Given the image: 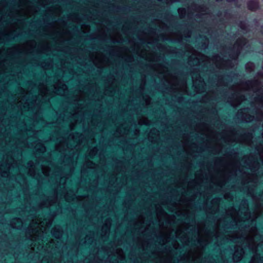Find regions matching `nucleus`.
<instances>
[{
  "mask_svg": "<svg viewBox=\"0 0 263 263\" xmlns=\"http://www.w3.org/2000/svg\"><path fill=\"white\" fill-rule=\"evenodd\" d=\"M248 46V41L246 39L242 37L237 39L232 49L229 52L230 59L227 60H224L218 54L213 55L211 59L192 48V54L188 59V64L191 66L202 65L208 68L212 62L216 67L219 69L232 68L242 49Z\"/></svg>",
  "mask_w": 263,
  "mask_h": 263,
  "instance_id": "obj_1",
  "label": "nucleus"
},
{
  "mask_svg": "<svg viewBox=\"0 0 263 263\" xmlns=\"http://www.w3.org/2000/svg\"><path fill=\"white\" fill-rule=\"evenodd\" d=\"M259 236L257 234V229L255 227L251 228V233L249 235L246 236H236L231 240L235 242L239 241H243L241 245H237L235 248V252L233 254V259L235 262H238L241 260L244 254L243 247H247L253 253H257L259 250V245H258V237Z\"/></svg>",
  "mask_w": 263,
  "mask_h": 263,
  "instance_id": "obj_2",
  "label": "nucleus"
},
{
  "mask_svg": "<svg viewBox=\"0 0 263 263\" xmlns=\"http://www.w3.org/2000/svg\"><path fill=\"white\" fill-rule=\"evenodd\" d=\"M153 69L159 73L163 74L164 80L172 86L176 91L186 94L187 91V84L185 81H180L177 76L168 72V68L160 63L153 65Z\"/></svg>",
  "mask_w": 263,
  "mask_h": 263,
  "instance_id": "obj_3",
  "label": "nucleus"
},
{
  "mask_svg": "<svg viewBox=\"0 0 263 263\" xmlns=\"http://www.w3.org/2000/svg\"><path fill=\"white\" fill-rule=\"evenodd\" d=\"M236 135L237 133L235 132L234 129H231L228 130V133L224 131L222 132L221 133V137L226 142H237L249 146H252V139L253 138L252 133H245L241 134L238 138L236 137L235 136Z\"/></svg>",
  "mask_w": 263,
  "mask_h": 263,
  "instance_id": "obj_4",
  "label": "nucleus"
},
{
  "mask_svg": "<svg viewBox=\"0 0 263 263\" xmlns=\"http://www.w3.org/2000/svg\"><path fill=\"white\" fill-rule=\"evenodd\" d=\"M54 89L55 91L50 92L48 87L43 83H40L38 86V89L39 95L43 98H47V102H50V98L53 97L56 94L60 96H63L65 92L67 90V86L61 80H59L57 83L54 85Z\"/></svg>",
  "mask_w": 263,
  "mask_h": 263,
  "instance_id": "obj_5",
  "label": "nucleus"
},
{
  "mask_svg": "<svg viewBox=\"0 0 263 263\" xmlns=\"http://www.w3.org/2000/svg\"><path fill=\"white\" fill-rule=\"evenodd\" d=\"M229 155L228 157H229ZM224 158L218 157L215 159V164L218 172L222 174H235L238 167V163L231 158H229V161L226 163H223Z\"/></svg>",
  "mask_w": 263,
  "mask_h": 263,
  "instance_id": "obj_6",
  "label": "nucleus"
},
{
  "mask_svg": "<svg viewBox=\"0 0 263 263\" xmlns=\"http://www.w3.org/2000/svg\"><path fill=\"white\" fill-rule=\"evenodd\" d=\"M0 165V173L3 177H8L12 168L17 167V162L12 156L7 155L6 158Z\"/></svg>",
  "mask_w": 263,
  "mask_h": 263,
  "instance_id": "obj_7",
  "label": "nucleus"
},
{
  "mask_svg": "<svg viewBox=\"0 0 263 263\" xmlns=\"http://www.w3.org/2000/svg\"><path fill=\"white\" fill-rule=\"evenodd\" d=\"M227 213L228 215L231 216L236 224H238L240 221H245L251 218V214L247 205H246V207L245 208L243 216L240 215L242 214V212L240 210L239 212H238L234 207H232L229 209Z\"/></svg>",
  "mask_w": 263,
  "mask_h": 263,
  "instance_id": "obj_8",
  "label": "nucleus"
},
{
  "mask_svg": "<svg viewBox=\"0 0 263 263\" xmlns=\"http://www.w3.org/2000/svg\"><path fill=\"white\" fill-rule=\"evenodd\" d=\"M191 31L187 30L184 31L183 34L179 32H171L168 33H162L160 34L159 36L162 40H170L181 42L183 36L189 38L191 36Z\"/></svg>",
  "mask_w": 263,
  "mask_h": 263,
  "instance_id": "obj_9",
  "label": "nucleus"
},
{
  "mask_svg": "<svg viewBox=\"0 0 263 263\" xmlns=\"http://www.w3.org/2000/svg\"><path fill=\"white\" fill-rule=\"evenodd\" d=\"M242 160L247 167L253 173H256L259 168L260 163L257 158L253 154L243 156Z\"/></svg>",
  "mask_w": 263,
  "mask_h": 263,
  "instance_id": "obj_10",
  "label": "nucleus"
},
{
  "mask_svg": "<svg viewBox=\"0 0 263 263\" xmlns=\"http://www.w3.org/2000/svg\"><path fill=\"white\" fill-rule=\"evenodd\" d=\"M42 218H38L37 219L32 220L30 224V228L32 231L36 232L41 231L42 232H45L46 229L49 228L52 223V220L50 219H44Z\"/></svg>",
  "mask_w": 263,
  "mask_h": 263,
  "instance_id": "obj_11",
  "label": "nucleus"
},
{
  "mask_svg": "<svg viewBox=\"0 0 263 263\" xmlns=\"http://www.w3.org/2000/svg\"><path fill=\"white\" fill-rule=\"evenodd\" d=\"M89 57L95 65L98 68L106 67L109 64L108 59L103 53L96 52L91 53Z\"/></svg>",
  "mask_w": 263,
  "mask_h": 263,
  "instance_id": "obj_12",
  "label": "nucleus"
},
{
  "mask_svg": "<svg viewBox=\"0 0 263 263\" xmlns=\"http://www.w3.org/2000/svg\"><path fill=\"white\" fill-rule=\"evenodd\" d=\"M35 47V41L34 40H30L23 44H16L12 48H9L8 49L7 52L9 55H12L13 53L12 50H15V51L18 52H21L22 51L33 49Z\"/></svg>",
  "mask_w": 263,
  "mask_h": 263,
  "instance_id": "obj_13",
  "label": "nucleus"
},
{
  "mask_svg": "<svg viewBox=\"0 0 263 263\" xmlns=\"http://www.w3.org/2000/svg\"><path fill=\"white\" fill-rule=\"evenodd\" d=\"M192 78L193 86L195 88L196 92L198 93L204 92L205 91V84L199 73H197L195 76L194 73L193 72Z\"/></svg>",
  "mask_w": 263,
  "mask_h": 263,
  "instance_id": "obj_14",
  "label": "nucleus"
},
{
  "mask_svg": "<svg viewBox=\"0 0 263 263\" xmlns=\"http://www.w3.org/2000/svg\"><path fill=\"white\" fill-rule=\"evenodd\" d=\"M249 108H242L239 109L237 114L238 119L242 121L250 122L254 120V116L251 115L248 113Z\"/></svg>",
  "mask_w": 263,
  "mask_h": 263,
  "instance_id": "obj_15",
  "label": "nucleus"
},
{
  "mask_svg": "<svg viewBox=\"0 0 263 263\" xmlns=\"http://www.w3.org/2000/svg\"><path fill=\"white\" fill-rule=\"evenodd\" d=\"M196 128L202 135H205L208 137H212L213 131L206 123H199L196 125Z\"/></svg>",
  "mask_w": 263,
  "mask_h": 263,
  "instance_id": "obj_16",
  "label": "nucleus"
},
{
  "mask_svg": "<svg viewBox=\"0 0 263 263\" xmlns=\"http://www.w3.org/2000/svg\"><path fill=\"white\" fill-rule=\"evenodd\" d=\"M189 11H193V12H197L201 13V14H205L206 13V10L203 5H198L196 4H192L188 8V17H190L191 12Z\"/></svg>",
  "mask_w": 263,
  "mask_h": 263,
  "instance_id": "obj_17",
  "label": "nucleus"
},
{
  "mask_svg": "<svg viewBox=\"0 0 263 263\" xmlns=\"http://www.w3.org/2000/svg\"><path fill=\"white\" fill-rule=\"evenodd\" d=\"M56 151L60 153L65 152L68 149V144L66 140L63 139L55 145Z\"/></svg>",
  "mask_w": 263,
  "mask_h": 263,
  "instance_id": "obj_18",
  "label": "nucleus"
},
{
  "mask_svg": "<svg viewBox=\"0 0 263 263\" xmlns=\"http://www.w3.org/2000/svg\"><path fill=\"white\" fill-rule=\"evenodd\" d=\"M111 220L110 218L107 219L102 228V235L106 236L108 235L110 232Z\"/></svg>",
  "mask_w": 263,
  "mask_h": 263,
  "instance_id": "obj_19",
  "label": "nucleus"
},
{
  "mask_svg": "<svg viewBox=\"0 0 263 263\" xmlns=\"http://www.w3.org/2000/svg\"><path fill=\"white\" fill-rule=\"evenodd\" d=\"M51 233L53 236L55 238H59L62 235V230L60 226H56L54 227L51 231Z\"/></svg>",
  "mask_w": 263,
  "mask_h": 263,
  "instance_id": "obj_20",
  "label": "nucleus"
},
{
  "mask_svg": "<svg viewBox=\"0 0 263 263\" xmlns=\"http://www.w3.org/2000/svg\"><path fill=\"white\" fill-rule=\"evenodd\" d=\"M11 224L12 228L20 229L22 227L23 222L20 218H14L11 221Z\"/></svg>",
  "mask_w": 263,
  "mask_h": 263,
  "instance_id": "obj_21",
  "label": "nucleus"
},
{
  "mask_svg": "<svg viewBox=\"0 0 263 263\" xmlns=\"http://www.w3.org/2000/svg\"><path fill=\"white\" fill-rule=\"evenodd\" d=\"M27 167L28 169V174L29 175L34 176L35 174L34 162L32 160L29 161L27 163Z\"/></svg>",
  "mask_w": 263,
  "mask_h": 263,
  "instance_id": "obj_22",
  "label": "nucleus"
},
{
  "mask_svg": "<svg viewBox=\"0 0 263 263\" xmlns=\"http://www.w3.org/2000/svg\"><path fill=\"white\" fill-rule=\"evenodd\" d=\"M255 149L257 152L260 161L262 165H263V145L262 144H257L255 146Z\"/></svg>",
  "mask_w": 263,
  "mask_h": 263,
  "instance_id": "obj_23",
  "label": "nucleus"
},
{
  "mask_svg": "<svg viewBox=\"0 0 263 263\" xmlns=\"http://www.w3.org/2000/svg\"><path fill=\"white\" fill-rule=\"evenodd\" d=\"M254 114L255 115V120L257 121L263 120V111L258 107H255Z\"/></svg>",
  "mask_w": 263,
  "mask_h": 263,
  "instance_id": "obj_24",
  "label": "nucleus"
},
{
  "mask_svg": "<svg viewBox=\"0 0 263 263\" xmlns=\"http://www.w3.org/2000/svg\"><path fill=\"white\" fill-rule=\"evenodd\" d=\"M248 7L249 10L252 11L256 10L258 7V2L257 0H252L248 4Z\"/></svg>",
  "mask_w": 263,
  "mask_h": 263,
  "instance_id": "obj_25",
  "label": "nucleus"
},
{
  "mask_svg": "<svg viewBox=\"0 0 263 263\" xmlns=\"http://www.w3.org/2000/svg\"><path fill=\"white\" fill-rule=\"evenodd\" d=\"M37 96H35L33 97L32 101L30 102L31 104H30V103L27 101L25 103L24 108L29 109L30 107V105H34L36 104L39 106H41L42 104L40 102H39L38 103L36 102H37Z\"/></svg>",
  "mask_w": 263,
  "mask_h": 263,
  "instance_id": "obj_26",
  "label": "nucleus"
},
{
  "mask_svg": "<svg viewBox=\"0 0 263 263\" xmlns=\"http://www.w3.org/2000/svg\"><path fill=\"white\" fill-rule=\"evenodd\" d=\"M83 167L87 168L95 169L97 167V164L91 160H86L83 164Z\"/></svg>",
  "mask_w": 263,
  "mask_h": 263,
  "instance_id": "obj_27",
  "label": "nucleus"
},
{
  "mask_svg": "<svg viewBox=\"0 0 263 263\" xmlns=\"http://www.w3.org/2000/svg\"><path fill=\"white\" fill-rule=\"evenodd\" d=\"M224 79V77L223 76H219L218 77L217 85L218 86H227L228 84Z\"/></svg>",
  "mask_w": 263,
  "mask_h": 263,
  "instance_id": "obj_28",
  "label": "nucleus"
},
{
  "mask_svg": "<svg viewBox=\"0 0 263 263\" xmlns=\"http://www.w3.org/2000/svg\"><path fill=\"white\" fill-rule=\"evenodd\" d=\"M35 149L37 152L40 153H43L46 151V147L41 143H37L35 146Z\"/></svg>",
  "mask_w": 263,
  "mask_h": 263,
  "instance_id": "obj_29",
  "label": "nucleus"
},
{
  "mask_svg": "<svg viewBox=\"0 0 263 263\" xmlns=\"http://www.w3.org/2000/svg\"><path fill=\"white\" fill-rule=\"evenodd\" d=\"M138 124L140 125H148L150 124V121L147 117L142 116L138 119Z\"/></svg>",
  "mask_w": 263,
  "mask_h": 263,
  "instance_id": "obj_30",
  "label": "nucleus"
},
{
  "mask_svg": "<svg viewBox=\"0 0 263 263\" xmlns=\"http://www.w3.org/2000/svg\"><path fill=\"white\" fill-rule=\"evenodd\" d=\"M146 59L151 62H155L158 60L156 55L153 52H148L146 55Z\"/></svg>",
  "mask_w": 263,
  "mask_h": 263,
  "instance_id": "obj_31",
  "label": "nucleus"
},
{
  "mask_svg": "<svg viewBox=\"0 0 263 263\" xmlns=\"http://www.w3.org/2000/svg\"><path fill=\"white\" fill-rule=\"evenodd\" d=\"M111 40L113 42H121L123 41V38L121 35L118 33H116L112 36L111 37Z\"/></svg>",
  "mask_w": 263,
  "mask_h": 263,
  "instance_id": "obj_32",
  "label": "nucleus"
},
{
  "mask_svg": "<svg viewBox=\"0 0 263 263\" xmlns=\"http://www.w3.org/2000/svg\"><path fill=\"white\" fill-rule=\"evenodd\" d=\"M60 37L63 39L69 40L70 39V32L67 30H63L60 33Z\"/></svg>",
  "mask_w": 263,
  "mask_h": 263,
  "instance_id": "obj_33",
  "label": "nucleus"
},
{
  "mask_svg": "<svg viewBox=\"0 0 263 263\" xmlns=\"http://www.w3.org/2000/svg\"><path fill=\"white\" fill-rule=\"evenodd\" d=\"M82 136V134H80L78 132H76L74 133H71L69 134V137L73 140H76L77 138L80 139V137ZM78 142L80 143V140L79 139Z\"/></svg>",
  "mask_w": 263,
  "mask_h": 263,
  "instance_id": "obj_34",
  "label": "nucleus"
},
{
  "mask_svg": "<svg viewBox=\"0 0 263 263\" xmlns=\"http://www.w3.org/2000/svg\"><path fill=\"white\" fill-rule=\"evenodd\" d=\"M98 149L97 147H94L90 149L88 152V155L91 158H93L98 153Z\"/></svg>",
  "mask_w": 263,
  "mask_h": 263,
  "instance_id": "obj_35",
  "label": "nucleus"
},
{
  "mask_svg": "<svg viewBox=\"0 0 263 263\" xmlns=\"http://www.w3.org/2000/svg\"><path fill=\"white\" fill-rule=\"evenodd\" d=\"M178 14H179V17L181 19H183V18H185V15H186V11L185 8H179L178 9Z\"/></svg>",
  "mask_w": 263,
  "mask_h": 263,
  "instance_id": "obj_36",
  "label": "nucleus"
},
{
  "mask_svg": "<svg viewBox=\"0 0 263 263\" xmlns=\"http://www.w3.org/2000/svg\"><path fill=\"white\" fill-rule=\"evenodd\" d=\"M31 8L32 7L31 6H28L25 11H18V13H20L21 12H23L24 16H30V14L31 13Z\"/></svg>",
  "mask_w": 263,
  "mask_h": 263,
  "instance_id": "obj_37",
  "label": "nucleus"
},
{
  "mask_svg": "<svg viewBox=\"0 0 263 263\" xmlns=\"http://www.w3.org/2000/svg\"><path fill=\"white\" fill-rule=\"evenodd\" d=\"M255 65L252 62H248L246 65V69L248 72H251L254 69Z\"/></svg>",
  "mask_w": 263,
  "mask_h": 263,
  "instance_id": "obj_38",
  "label": "nucleus"
},
{
  "mask_svg": "<svg viewBox=\"0 0 263 263\" xmlns=\"http://www.w3.org/2000/svg\"><path fill=\"white\" fill-rule=\"evenodd\" d=\"M42 171L45 176H48L50 172V168L48 166L42 165Z\"/></svg>",
  "mask_w": 263,
  "mask_h": 263,
  "instance_id": "obj_39",
  "label": "nucleus"
},
{
  "mask_svg": "<svg viewBox=\"0 0 263 263\" xmlns=\"http://www.w3.org/2000/svg\"><path fill=\"white\" fill-rule=\"evenodd\" d=\"M41 66L44 69H49L52 67V64L49 62L44 61L41 63Z\"/></svg>",
  "mask_w": 263,
  "mask_h": 263,
  "instance_id": "obj_40",
  "label": "nucleus"
},
{
  "mask_svg": "<svg viewBox=\"0 0 263 263\" xmlns=\"http://www.w3.org/2000/svg\"><path fill=\"white\" fill-rule=\"evenodd\" d=\"M240 28L241 29L242 31L245 33V32H247L248 30V26L247 25L246 22H241L239 25Z\"/></svg>",
  "mask_w": 263,
  "mask_h": 263,
  "instance_id": "obj_41",
  "label": "nucleus"
},
{
  "mask_svg": "<svg viewBox=\"0 0 263 263\" xmlns=\"http://www.w3.org/2000/svg\"><path fill=\"white\" fill-rule=\"evenodd\" d=\"M81 29L84 33H87L90 30V26L88 25L83 24L81 26Z\"/></svg>",
  "mask_w": 263,
  "mask_h": 263,
  "instance_id": "obj_42",
  "label": "nucleus"
},
{
  "mask_svg": "<svg viewBox=\"0 0 263 263\" xmlns=\"http://www.w3.org/2000/svg\"><path fill=\"white\" fill-rule=\"evenodd\" d=\"M50 50V47L48 44H46L45 45H43L41 46L40 50L39 51L40 52H42L43 51H48Z\"/></svg>",
  "mask_w": 263,
  "mask_h": 263,
  "instance_id": "obj_43",
  "label": "nucleus"
},
{
  "mask_svg": "<svg viewBox=\"0 0 263 263\" xmlns=\"http://www.w3.org/2000/svg\"><path fill=\"white\" fill-rule=\"evenodd\" d=\"M49 10L50 11H52V12H58V13H60L61 12V8L60 6H55L54 7H51L50 8Z\"/></svg>",
  "mask_w": 263,
  "mask_h": 263,
  "instance_id": "obj_44",
  "label": "nucleus"
},
{
  "mask_svg": "<svg viewBox=\"0 0 263 263\" xmlns=\"http://www.w3.org/2000/svg\"><path fill=\"white\" fill-rule=\"evenodd\" d=\"M143 100L145 101L146 105H149L151 102V98L148 95H145L143 97Z\"/></svg>",
  "mask_w": 263,
  "mask_h": 263,
  "instance_id": "obj_45",
  "label": "nucleus"
},
{
  "mask_svg": "<svg viewBox=\"0 0 263 263\" xmlns=\"http://www.w3.org/2000/svg\"><path fill=\"white\" fill-rule=\"evenodd\" d=\"M77 123H78L77 120H76L75 121L70 123L69 126V128L71 130H74V129L75 128V127L76 126V125L77 124Z\"/></svg>",
  "mask_w": 263,
  "mask_h": 263,
  "instance_id": "obj_46",
  "label": "nucleus"
},
{
  "mask_svg": "<svg viewBox=\"0 0 263 263\" xmlns=\"http://www.w3.org/2000/svg\"><path fill=\"white\" fill-rule=\"evenodd\" d=\"M257 235L259 236L258 237V239L259 238V239L261 240V241L260 242H258V245H259V248H262L263 249V238H261V237L260 236L259 234H258V232H257Z\"/></svg>",
  "mask_w": 263,
  "mask_h": 263,
  "instance_id": "obj_47",
  "label": "nucleus"
},
{
  "mask_svg": "<svg viewBox=\"0 0 263 263\" xmlns=\"http://www.w3.org/2000/svg\"><path fill=\"white\" fill-rule=\"evenodd\" d=\"M257 235L259 236L258 237V239L259 238V239L261 240V241L260 242H258V245H259V248H262L263 249V238H261V237L260 236L259 234H258V232H257Z\"/></svg>",
  "mask_w": 263,
  "mask_h": 263,
  "instance_id": "obj_48",
  "label": "nucleus"
},
{
  "mask_svg": "<svg viewBox=\"0 0 263 263\" xmlns=\"http://www.w3.org/2000/svg\"><path fill=\"white\" fill-rule=\"evenodd\" d=\"M39 3L42 6L48 4V0H39Z\"/></svg>",
  "mask_w": 263,
  "mask_h": 263,
  "instance_id": "obj_49",
  "label": "nucleus"
},
{
  "mask_svg": "<svg viewBox=\"0 0 263 263\" xmlns=\"http://www.w3.org/2000/svg\"><path fill=\"white\" fill-rule=\"evenodd\" d=\"M224 198L228 200H232L233 199V196L230 194V193H226L225 194Z\"/></svg>",
  "mask_w": 263,
  "mask_h": 263,
  "instance_id": "obj_50",
  "label": "nucleus"
},
{
  "mask_svg": "<svg viewBox=\"0 0 263 263\" xmlns=\"http://www.w3.org/2000/svg\"><path fill=\"white\" fill-rule=\"evenodd\" d=\"M50 25H51L53 28H55L57 30L60 29L59 26L55 22L51 23Z\"/></svg>",
  "mask_w": 263,
  "mask_h": 263,
  "instance_id": "obj_51",
  "label": "nucleus"
},
{
  "mask_svg": "<svg viewBox=\"0 0 263 263\" xmlns=\"http://www.w3.org/2000/svg\"><path fill=\"white\" fill-rule=\"evenodd\" d=\"M88 236H86V238H85V242H88V243H91L93 241V238H91L88 239Z\"/></svg>",
  "mask_w": 263,
  "mask_h": 263,
  "instance_id": "obj_52",
  "label": "nucleus"
},
{
  "mask_svg": "<svg viewBox=\"0 0 263 263\" xmlns=\"http://www.w3.org/2000/svg\"><path fill=\"white\" fill-rule=\"evenodd\" d=\"M126 56L127 57L128 61L132 62L133 61V58L130 54L126 53Z\"/></svg>",
  "mask_w": 263,
  "mask_h": 263,
  "instance_id": "obj_53",
  "label": "nucleus"
},
{
  "mask_svg": "<svg viewBox=\"0 0 263 263\" xmlns=\"http://www.w3.org/2000/svg\"><path fill=\"white\" fill-rule=\"evenodd\" d=\"M158 23H159V27H160V28H163L164 26H165V24L164 23L162 22L161 21H158Z\"/></svg>",
  "mask_w": 263,
  "mask_h": 263,
  "instance_id": "obj_54",
  "label": "nucleus"
},
{
  "mask_svg": "<svg viewBox=\"0 0 263 263\" xmlns=\"http://www.w3.org/2000/svg\"><path fill=\"white\" fill-rule=\"evenodd\" d=\"M28 0H21L20 1V3H22L23 5H26L28 3Z\"/></svg>",
  "mask_w": 263,
  "mask_h": 263,
  "instance_id": "obj_55",
  "label": "nucleus"
},
{
  "mask_svg": "<svg viewBox=\"0 0 263 263\" xmlns=\"http://www.w3.org/2000/svg\"><path fill=\"white\" fill-rule=\"evenodd\" d=\"M241 185L245 186H248L249 185V182H240Z\"/></svg>",
  "mask_w": 263,
  "mask_h": 263,
  "instance_id": "obj_56",
  "label": "nucleus"
},
{
  "mask_svg": "<svg viewBox=\"0 0 263 263\" xmlns=\"http://www.w3.org/2000/svg\"><path fill=\"white\" fill-rule=\"evenodd\" d=\"M145 80H143V84H141L140 86V89L143 90L144 89V85H145Z\"/></svg>",
  "mask_w": 263,
  "mask_h": 263,
  "instance_id": "obj_57",
  "label": "nucleus"
},
{
  "mask_svg": "<svg viewBox=\"0 0 263 263\" xmlns=\"http://www.w3.org/2000/svg\"><path fill=\"white\" fill-rule=\"evenodd\" d=\"M213 183H216V185H218L219 186H221V185H223V183H227V182H220V181H218V182H213Z\"/></svg>",
  "mask_w": 263,
  "mask_h": 263,
  "instance_id": "obj_58",
  "label": "nucleus"
},
{
  "mask_svg": "<svg viewBox=\"0 0 263 263\" xmlns=\"http://www.w3.org/2000/svg\"><path fill=\"white\" fill-rule=\"evenodd\" d=\"M20 90L21 91V92L23 94H25V95L27 94V91L24 88H23L22 87H20Z\"/></svg>",
  "mask_w": 263,
  "mask_h": 263,
  "instance_id": "obj_59",
  "label": "nucleus"
},
{
  "mask_svg": "<svg viewBox=\"0 0 263 263\" xmlns=\"http://www.w3.org/2000/svg\"><path fill=\"white\" fill-rule=\"evenodd\" d=\"M168 1V3H173L174 2H178L179 1V0H167Z\"/></svg>",
  "mask_w": 263,
  "mask_h": 263,
  "instance_id": "obj_60",
  "label": "nucleus"
},
{
  "mask_svg": "<svg viewBox=\"0 0 263 263\" xmlns=\"http://www.w3.org/2000/svg\"><path fill=\"white\" fill-rule=\"evenodd\" d=\"M4 35L6 36H9L10 34V32L9 31H5L4 33Z\"/></svg>",
  "mask_w": 263,
  "mask_h": 263,
  "instance_id": "obj_61",
  "label": "nucleus"
},
{
  "mask_svg": "<svg viewBox=\"0 0 263 263\" xmlns=\"http://www.w3.org/2000/svg\"><path fill=\"white\" fill-rule=\"evenodd\" d=\"M139 130L136 129V134L138 135V134H139Z\"/></svg>",
  "mask_w": 263,
  "mask_h": 263,
  "instance_id": "obj_62",
  "label": "nucleus"
},
{
  "mask_svg": "<svg viewBox=\"0 0 263 263\" xmlns=\"http://www.w3.org/2000/svg\"><path fill=\"white\" fill-rule=\"evenodd\" d=\"M119 129H120V128H119V127H118V128H117V132L119 133V134L120 135V134H121V133L119 132Z\"/></svg>",
  "mask_w": 263,
  "mask_h": 263,
  "instance_id": "obj_63",
  "label": "nucleus"
},
{
  "mask_svg": "<svg viewBox=\"0 0 263 263\" xmlns=\"http://www.w3.org/2000/svg\"><path fill=\"white\" fill-rule=\"evenodd\" d=\"M261 32H262V33H263V26L262 27Z\"/></svg>",
  "mask_w": 263,
  "mask_h": 263,
  "instance_id": "obj_64",
  "label": "nucleus"
}]
</instances>
